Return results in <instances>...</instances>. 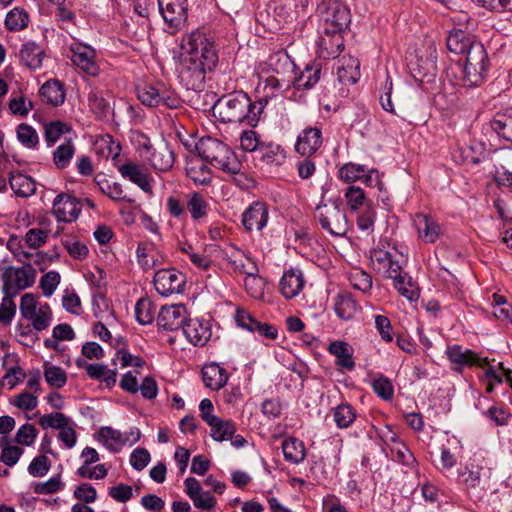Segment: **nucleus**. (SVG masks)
I'll return each instance as SVG.
<instances>
[{"label": "nucleus", "instance_id": "nucleus-24", "mask_svg": "<svg viewBox=\"0 0 512 512\" xmlns=\"http://www.w3.org/2000/svg\"><path fill=\"white\" fill-rule=\"evenodd\" d=\"M305 283L302 270L290 268L283 273L280 279L279 291L284 298L293 299L302 292Z\"/></svg>", "mask_w": 512, "mask_h": 512}, {"label": "nucleus", "instance_id": "nucleus-23", "mask_svg": "<svg viewBox=\"0 0 512 512\" xmlns=\"http://www.w3.org/2000/svg\"><path fill=\"white\" fill-rule=\"evenodd\" d=\"M321 72V63L316 60L310 61L299 73L294 71L291 77V85L297 90H310L319 82Z\"/></svg>", "mask_w": 512, "mask_h": 512}, {"label": "nucleus", "instance_id": "nucleus-11", "mask_svg": "<svg viewBox=\"0 0 512 512\" xmlns=\"http://www.w3.org/2000/svg\"><path fill=\"white\" fill-rule=\"evenodd\" d=\"M139 101L147 107L165 106L169 109L181 107L182 100L178 95L164 86L143 85L137 88Z\"/></svg>", "mask_w": 512, "mask_h": 512}, {"label": "nucleus", "instance_id": "nucleus-52", "mask_svg": "<svg viewBox=\"0 0 512 512\" xmlns=\"http://www.w3.org/2000/svg\"><path fill=\"white\" fill-rule=\"evenodd\" d=\"M30 18L27 11L23 8L15 7L10 10L5 18V27L9 31L17 32L25 29L29 24Z\"/></svg>", "mask_w": 512, "mask_h": 512}, {"label": "nucleus", "instance_id": "nucleus-14", "mask_svg": "<svg viewBox=\"0 0 512 512\" xmlns=\"http://www.w3.org/2000/svg\"><path fill=\"white\" fill-rule=\"evenodd\" d=\"M344 48L343 32L321 29L316 41V54L319 58L330 60L337 58Z\"/></svg>", "mask_w": 512, "mask_h": 512}, {"label": "nucleus", "instance_id": "nucleus-48", "mask_svg": "<svg viewBox=\"0 0 512 512\" xmlns=\"http://www.w3.org/2000/svg\"><path fill=\"white\" fill-rule=\"evenodd\" d=\"M72 131V126L69 123L61 120H54L47 122L44 125V140L48 147H52L60 138Z\"/></svg>", "mask_w": 512, "mask_h": 512}, {"label": "nucleus", "instance_id": "nucleus-20", "mask_svg": "<svg viewBox=\"0 0 512 512\" xmlns=\"http://www.w3.org/2000/svg\"><path fill=\"white\" fill-rule=\"evenodd\" d=\"M159 11L170 27H179L187 18V0H157Z\"/></svg>", "mask_w": 512, "mask_h": 512}, {"label": "nucleus", "instance_id": "nucleus-27", "mask_svg": "<svg viewBox=\"0 0 512 512\" xmlns=\"http://www.w3.org/2000/svg\"><path fill=\"white\" fill-rule=\"evenodd\" d=\"M266 71L273 75L291 78L296 65L290 56L283 51L271 54L265 62Z\"/></svg>", "mask_w": 512, "mask_h": 512}, {"label": "nucleus", "instance_id": "nucleus-26", "mask_svg": "<svg viewBox=\"0 0 512 512\" xmlns=\"http://www.w3.org/2000/svg\"><path fill=\"white\" fill-rule=\"evenodd\" d=\"M143 160L148 162L155 170L168 171L174 164V152L166 143L154 145Z\"/></svg>", "mask_w": 512, "mask_h": 512}, {"label": "nucleus", "instance_id": "nucleus-7", "mask_svg": "<svg viewBox=\"0 0 512 512\" xmlns=\"http://www.w3.org/2000/svg\"><path fill=\"white\" fill-rule=\"evenodd\" d=\"M316 215L321 228L332 236L342 237L348 232V219L341 199H329L328 204H319Z\"/></svg>", "mask_w": 512, "mask_h": 512}, {"label": "nucleus", "instance_id": "nucleus-35", "mask_svg": "<svg viewBox=\"0 0 512 512\" xmlns=\"http://www.w3.org/2000/svg\"><path fill=\"white\" fill-rule=\"evenodd\" d=\"M94 182L99 190L111 200L116 202H131V199L125 195L122 185L118 182L108 180L104 174H97L94 177Z\"/></svg>", "mask_w": 512, "mask_h": 512}, {"label": "nucleus", "instance_id": "nucleus-47", "mask_svg": "<svg viewBox=\"0 0 512 512\" xmlns=\"http://www.w3.org/2000/svg\"><path fill=\"white\" fill-rule=\"evenodd\" d=\"M347 279L353 289L362 292L363 295H369L372 290V276L361 268H352L347 273Z\"/></svg>", "mask_w": 512, "mask_h": 512}, {"label": "nucleus", "instance_id": "nucleus-60", "mask_svg": "<svg viewBox=\"0 0 512 512\" xmlns=\"http://www.w3.org/2000/svg\"><path fill=\"white\" fill-rule=\"evenodd\" d=\"M136 320L141 325H148L154 319V308L150 300L141 298L135 305Z\"/></svg>", "mask_w": 512, "mask_h": 512}, {"label": "nucleus", "instance_id": "nucleus-25", "mask_svg": "<svg viewBox=\"0 0 512 512\" xmlns=\"http://www.w3.org/2000/svg\"><path fill=\"white\" fill-rule=\"evenodd\" d=\"M20 63L30 70H38L42 67L45 51L35 41L24 42L17 54Z\"/></svg>", "mask_w": 512, "mask_h": 512}, {"label": "nucleus", "instance_id": "nucleus-17", "mask_svg": "<svg viewBox=\"0 0 512 512\" xmlns=\"http://www.w3.org/2000/svg\"><path fill=\"white\" fill-rule=\"evenodd\" d=\"M82 211L80 201L70 194H58L52 204V213L58 222H75Z\"/></svg>", "mask_w": 512, "mask_h": 512}, {"label": "nucleus", "instance_id": "nucleus-19", "mask_svg": "<svg viewBox=\"0 0 512 512\" xmlns=\"http://www.w3.org/2000/svg\"><path fill=\"white\" fill-rule=\"evenodd\" d=\"M269 220V209L265 202L255 201L242 213L241 223L247 232L262 231Z\"/></svg>", "mask_w": 512, "mask_h": 512}, {"label": "nucleus", "instance_id": "nucleus-41", "mask_svg": "<svg viewBox=\"0 0 512 512\" xmlns=\"http://www.w3.org/2000/svg\"><path fill=\"white\" fill-rule=\"evenodd\" d=\"M284 459L291 464H300L306 457V448L303 441L290 437L282 442Z\"/></svg>", "mask_w": 512, "mask_h": 512}, {"label": "nucleus", "instance_id": "nucleus-56", "mask_svg": "<svg viewBox=\"0 0 512 512\" xmlns=\"http://www.w3.org/2000/svg\"><path fill=\"white\" fill-rule=\"evenodd\" d=\"M18 141L29 149H35L39 144V137L36 130L26 123H21L16 129Z\"/></svg>", "mask_w": 512, "mask_h": 512}, {"label": "nucleus", "instance_id": "nucleus-59", "mask_svg": "<svg viewBox=\"0 0 512 512\" xmlns=\"http://www.w3.org/2000/svg\"><path fill=\"white\" fill-rule=\"evenodd\" d=\"M157 253V248L152 242L139 243L136 249L137 262L143 270L153 269V262H148L149 258Z\"/></svg>", "mask_w": 512, "mask_h": 512}, {"label": "nucleus", "instance_id": "nucleus-45", "mask_svg": "<svg viewBox=\"0 0 512 512\" xmlns=\"http://www.w3.org/2000/svg\"><path fill=\"white\" fill-rule=\"evenodd\" d=\"M460 449L461 443L456 437L447 439L446 444L441 446L440 462L443 470H450L456 465Z\"/></svg>", "mask_w": 512, "mask_h": 512}, {"label": "nucleus", "instance_id": "nucleus-30", "mask_svg": "<svg viewBox=\"0 0 512 512\" xmlns=\"http://www.w3.org/2000/svg\"><path fill=\"white\" fill-rule=\"evenodd\" d=\"M186 209L195 223L204 222L211 210L210 203L200 192H192L187 195Z\"/></svg>", "mask_w": 512, "mask_h": 512}, {"label": "nucleus", "instance_id": "nucleus-2", "mask_svg": "<svg viewBox=\"0 0 512 512\" xmlns=\"http://www.w3.org/2000/svg\"><path fill=\"white\" fill-rule=\"evenodd\" d=\"M199 156L214 168L229 175H238L242 163L234 151L224 142L212 138H202L196 145Z\"/></svg>", "mask_w": 512, "mask_h": 512}, {"label": "nucleus", "instance_id": "nucleus-8", "mask_svg": "<svg viewBox=\"0 0 512 512\" xmlns=\"http://www.w3.org/2000/svg\"><path fill=\"white\" fill-rule=\"evenodd\" d=\"M319 27L344 32L350 25V9L341 0H321L317 6Z\"/></svg>", "mask_w": 512, "mask_h": 512}, {"label": "nucleus", "instance_id": "nucleus-61", "mask_svg": "<svg viewBox=\"0 0 512 512\" xmlns=\"http://www.w3.org/2000/svg\"><path fill=\"white\" fill-rule=\"evenodd\" d=\"M44 377L46 382L55 388H62L67 382V375L65 371L61 367L55 365H44Z\"/></svg>", "mask_w": 512, "mask_h": 512}, {"label": "nucleus", "instance_id": "nucleus-38", "mask_svg": "<svg viewBox=\"0 0 512 512\" xmlns=\"http://www.w3.org/2000/svg\"><path fill=\"white\" fill-rule=\"evenodd\" d=\"M8 182L15 195L19 197L27 198L33 195L36 191L35 181L31 177L20 172H11L9 174Z\"/></svg>", "mask_w": 512, "mask_h": 512}, {"label": "nucleus", "instance_id": "nucleus-64", "mask_svg": "<svg viewBox=\"0 0 512 512\" xmlns=\"http://www.w3.org/2000/svg\"><path fill=\"white\" fill-rule=\"evenodd\" d=\"M51 468V461L46 455H39L33 458L27 470L33 477H44Z\"/></svg>", "mask_w": 512, "mask_h": 512}, {"label": "nucleus", "instance_id": "nucleus-37", "mask_svg": "<svg viewBox=\"0 0 512 512\" xmlns=\"http://www.w3.org/2000/svg\"><path fill=\"white\" fill-rule=\"evenodd\" d=\"M336 75L344 85L355 84L360 77L359 61L353 57H343L342 65L337 67Z\"/></svg>", "mask_w": 512, "mask_h": 512}, {"label": "nucleus", "instance_id": "nucleus-18", "mask_svg": "<svg viewBox=\"0 0 512 512\" xmlns=\"http://www.w3.org/2000/svg\"><path fill=\"white\" fill-rule=\"evenodd\" d=\"M322 144L321 126H307L297 136L295 151L301 156H313L321 148Z\"/></svg>", "mask_w": 512, "mask_h": 512}, {"label": "nucleus", "instance_id": "nucleus-54", "mask_svg": "<svg viewBox=\"0 0 512 512\" xmlns=\"http://www.w3.org/2000/svg\"><path fill=\"white\" fill-rule=\"evenodd\" d=\"M31 321L33 328L36 331H43L47 329L52 321V310L47 303L41 304L38 310L33 313L32 318H27Z\"/></svg>", "mask_w": 512, "mask_h": 512}, {"label": "nucleus", "instance_id": "nucleus-62", "mask_svg": "<svg viewBox=\"0 0 512 512\" xmlns=\"http://www.w3.org/2000/svg\"><path fill=\"white\" fill-rule=\"evenodd\" d=\"M60 274L57 271L45 273L39 281V287L45 297H51L60 283Z\"/></svg>", "mask_w": 512, "mask_h": 512}, {"label": "nucleus", "instance_id": "nucleus-58", "mask_svg": "<svg viewBox=\"0 0 512 512\" xmlns=\"http://www.w3.org/2000/svg\"><path fill=\"white\" fill-rule=\"evenodd\" d=\"M376 221V210L372 204L366 205L357 216V227L359 230L371 233L374 230Z\"/></svg>", "mask_w": 512, "mask_h": 512}, {"label": "nucleus", "instance_id": "nucleus-10", "mask_svg": "<svg viewBox=\"0 0 512 512\" xmlns=\"http://www.w3.org/2000/svg\"><path fill=\"white\" fill-rule=\"evenodd\" d=\"M2 278L4 293L16 296L19 291L29 288L34 284L36 270L30 263H25L21 267L8 266L3 271Z\"/></svg>", "mask_w": 512, "mask_h": 512}, {"label": "nucleus", "instance_id": "nucleus-55", "mask_svg": "<svg viewBox=\"0 0 512 512\" xmlns=\"http://www.w3.org/2000/svg\"><path fill=\"white\" fill-rule=\"evenodd\" d=\"M372 389L374 393L381 399L390 401L394 397V386L392 381L383 374L377 375L372 381Z\"/></svg>", "mask_w": 512, "mask_h": 512}, {"label": "nucleus", "instance_id": "nucleus-33", "mask_svg": "<svg viewBox=\"0 0 512 512\" xmlns=\"http://www.w3.org/2000/svg\"><path fill=\"white\" fill-rule=\"evenodd\" d=\"M479 43L470 37L466 32L461 29L452 30L447 39V49L454 54H462L466 56L468 51L471 50L472 45Z\"/></svg>", "mask_w": 512, "mask_h": 512}, {"label": "nucleus", "instance_id": "nucleus-6", "mask_svg": "<svg viewBox=\"0 0 512 512\" xmlns=\"http://www.w3.org/2000/svg\"><path fill=\"white\" fill-rule=\"evenodd\" d=\"M120 152V144L118 142L111 141L107 157H111L113 166L124 179L137 185L143 192L151 194L152 187L150 184V174L148 170L143 168L139 163L130 160L123 162L120 159Z\"/></svg>", "mask_w": 512, "mask_h": 512}, {"label": "nucleus", "instance_id": "nucleus-16", "mask_svg": "<svg viewBox=\"0 0 512 512\" xmlns=\"http://www.w3.org/2000/svg\"><path fill=\"white\" fill-rule=\"evenodd\" d=\"M156 291L162 296L181 293L184 290L186 278L176 269H160L153 279Z\"/></svg>", "mask_w": 512, "mask_h": 512}, {"label": "nucleus", "instance_id": "nucleus-1", "mask_svg": "<svg viewBox=\"0 0 512 512\" xmlns=\"http://www.w3.org/2000/svg\"><path fill=\"white\" fill-rule=\"evenodd\" d=\"M266 103L267 101L263 99L252 101L247 93L237 91L221 97L216 109L224 123H243L256 127Z\"/></svg>", "mask_w": 512, "mask_h": 512}, {"label": "nucleus", "instance_id": "nucleus-34", "mask_svg": "<svg viewBox=\"0 0 512 512\" xmlns=\"http://www.w3.org/2000/svg\"><path fill=\"white\" fill-rule=\"evenodd\" d=\"M202 379L206 387L217 391L226 385L228 374L224 368L212 363L202 368Z\"/></svg>", "mask_w": 512, "mask_h": 512}, {"label": "nucleus", "instance_id": "nucleus-3", "mask_svg": "<svg viewBox=\"0 0 512 512\" xmlns=\"http://www.w3.org/2000/svg\"><path fill=\"white\" fill-rule=\"evenodd\" d=\"M182 55L217 66L218 50L214 34L205 27H199L185 34L181 40Z\"/></svg>", "mask_w": 512, "mask_h": 512}, {"label": "nucleus", "instance_id": "nucleus-4", "mask_svg": "<svg viewBox=\"0 0 512 512\" xmlns=\"http://www.w3.org/2000/svg\"><path fill=\"white\" fill-rule=\"evenodd\" d=\"M370 259L374 268L388 279L400 273L407 263L406 256L396 243H391L387 239H381L378 246L371 250Z\"/></svg>", "mask_w": 512, "mask_h": 512}, {"label": "nucleus", "instance_id": "nucleus-36", "mask_svg": "<svg viewBox=\"0 0 512 512\" xmlns=\"http://www.w3.org/2000/svg\"><path fill=\"white\" fill-rule=\"evenodd\" d=\"M359 309V305L350 293H339L334 298V311L342 320L352 319Z\"/></svg>", "mask_w": 512, "mask_h": 512}, {"label": "nucleus", "instance_id": "nucleus-12", "mask_svg": "<svg viewBox=\"0 0 512 512\" xmlns=\"http://www.w3.org/2000/svg\"><path fill=\"white\" fill-rule=\"evenodd\" d=\"M445 356L451 370L457 373H462L466 368L484 367L489 363L487 357L459 344L447 345Z\"/></svg>", "mask_w": 512, "mask_h": 512}, {"label": "nucleus", "instance_id": "nucleus-50", "mask_svg": "<svg viewBox=\"0 0 512 512\" xmlns=\"http://www.w3.org/2000/svg\"><path fill=\"white\" fill-rule=\"evenodd\" d=\"M208 426L211 428V437L217 442L229 440L236 431L235 423L232 420H222L219 417H216V421L211 422Z\"/></svg>", "mask_w": 512, "mask_h": 512}, {"label": "nucleus", "instance_id": "nucleus-31", "mask_svg": "<svg viewBox=\"0 0 512 512\" xmlns=\"http://www.w3.org/2000/svg\"><path fill=\"white\" fill-rule=\"evenodd\" d=\"M327 350L331 355L335 356L338 366L348 371L355 369V362L353 360L354 349L349 343L335 340L328 345Z\"/></svg>", "mask_w": 512, "mask_h": 512}, {"label": "nucleus", "instance_id": "nucleus-29", "mask_svg": "<svg viewBox=\"0 0 512 512\" xmlns=\"http://www.w3.org/2000/svg\"><path fill=\"white\" fill-rule=\"evenodd\" d=\"M39 96L46 104L58 107L64 103L66 91L61 81L49 79L40 87Z\"/></svg>", "mask_w": 512, "mask_h": 512}, {"label": "nucleus", "instance_id": "nucleus-39", "mask_svg": "<svg viewBox=\"0 0 512 512\" xmlns=\"http://www.w3.org/2000/svg\"><path fill=\"white\" fill-rule=\"evenodd\" d=\"M390 279L393 280V286L401 296L409 301L418 300L420 296L419 290L408 273L402 270Z\"/></svg>", "mask_w": 512, "mask_h": 512}, {"label": "nucleus", "instance_id": "nucleus-15", "mask_svg": "<svg viewBox=\"0 0 512 512\" xmlns=\"http://www.w3.org/2000/svg\"><path fill=\"white\" fill-rule=\"evenodd\" d=\"M72 63L90 76L99 74V67L96 63V51L90 45L74 41L69 46Z\"/></svg>", "mask_w": 512, "mask_h": 512}, {"label": "nucleus", "instance_id": "nucleus-22", "mask_svg": "<svg viewBox=\"0 0 512 512\" xmlns=\"http://www.w3.org/2000/svg\"><path fill=\"white\" fill-rule=\"evenodd\" d=\"M186 321V308L182 304L163 306L157 317L158 326L167 331L183 330Z\"/></svg>", "mask_w": 512, "mask_h": 512}, {"label": "nucleus", "instance_id": "nucleus-42", "mask_svg": "<svg viewBox=\"0 0 512 512\" xmlns=\"http://www.w3.org/2000/svg\"><path fill=\"white\" fill-rule=\"evenodd\" d=\"M259 157L262 162L268 165H281L286 159V152L284 148L274 142L263 141L258 151Z\"/></svg>", "mask_w": 512, "mask_h": 512}, {"label": "nucleus", "instance_id": "nucleus-9", "mask_svg": "<svg viewBox=\"0 0 512 512\" xmlns=\"http://www.w3.org/2000/svg\"><path fill=\"white\" fill-rule=\"evenodd\" d=\"M214 68L215 66H206V63L182 55L178 78L187 90H201L204 87L206 73Z\"/></svg>", "mask_w": 512, "mask_h": 512}, {"label": "nucleus", "instance_id": "nucleus-43", "mask_svg": "<svg viewBox=\"0 0 512 512\" xmlns=\"http://www.w3.org/2000/svg\"><path fill=\"white\" fill-rule=\"evenodd\" d=\"M99 440L111 451L118 452V446H124L130 441L127 433H122L112 427H101L98 431Z\"/></svg>", "mask_w": 512, "mask_h": 512}, {"label": "nucleus", "instance_id": "nucleus-53", "mask_svg": "<svg viewBox=\"0 0 512 512\" xmlns=\"http://www.w3.org/2000/svg\"><path fill=\"white\" fill-rule=\"evenodd\" d=\"M347 205L352 212L358 211L360 208H364L366 205L372 204L367 199L364 191L355 185H349L344 192Z\"/></svg>", "mask_w": 512, "mask_h": 512}, {"label": "nucleus", "instance_id": "nucleus-21", "mask_svg": "<svg viewBox=\"0 0 512 512\" xmlns=\"http://www.w3.org/2000/svg\"><path fill=\"white\" fill-rule=\"evenodd\" d=\"M183 334L194 346H204L212 336L211 324L208 320L188 319L183 325Z\"/></svg>", "mask_w": 512, "mask_h": 512}, {"label": "nucleus", "instance_id": "nucleus-46", "mask_svg": "<svg viewBox=\"0 0 512 512\" xmlns=\"http://www.w3.org/2000/svg\"><path fill=\"white\" fill-rule=\"evenodd\" d=\"M258 268L253 265L250 270L245 271L246 278L244 286L247 293L254 299H261L264 296L266 281L263 277L257 274Z\"/></svg>", "mask_w": 512, "mask_h": 512}, {"label": "nucleus", "instance_id": "nucleus-51", "mask_svg": "<svg viewBox=\"0 0 512 512\" xmlns=\"http://www.w3.org/2000/svg\"><path fill=\"white\" fill-rule=\"evenodd\" d=\"M8 108L12 115L24 118L34 109V103L22 93H12L8 101Z\"/></svg>", "mask_w": 512, "mask_h": 512}, {"label": "nucleus", "instance_id": "nucleus-63", "mask_svg": "<svg viewBox=\"0 0 512 512\" xmlns=\"http://www.w3.org/2000/svg\"><path fill=\"white\" fill-rule=\"evenodd\" d=\"M24 453V450L19 446H12L7 442L1 443L0 460L7 466H14Z\"/></svg>", "mask_w": 512, "mask_h": 512}, {"label": "nucleus", "instance_id": "nucleus-5", "mask_svg": "<svg viewBox=\"0 0 512 512\" xmlns=\"http://www.w3.org/2000/svg\"><path fill=\"white\" fill-rule=\"evenodd\" d=\"M490 59L484 45L475 43L462 64V81L466 87L480 86L488 76Z\"/></svg>", "mask_w": 512, "mask_h": 512}, {"label": "nucleus", "instance_id": "nucleus-13", "mask_svg": "<svg viewBox=\"0 0 512 512\" xmlns=\"http://www.w3.org/2000/svg\"><path fill=\"white\" fill-rule=\"evenodd\" d=\"M490 471L482 458H470L463 468L458 469V479L467 489L480 488L489 479Z\"/></svg>", "mask_w": 512, "mask_h": 512}, {"label": "nucleus", "instance_id": "nucleus-44", "mask_svg": "<svg viewBox=\"0 0 512 512\" xmlns=\"http://www.w3.org/2000/svg\"><path fill=\"white\" fill-rule=\"evenodd\" d=\"M76 152L75 144L71 139L64 141L52 152V160L55 167L59 170L66 169L73 159Z\"/></svg>", "mask_w": 512, "mask_h": 512}, {"label": "nucleus", "instance_id": "nucleus-32", "mask_svg": "<svg viewBox=\"0 0 512 512\" xmlns=\"http://www.w3.org/2000/svg\"><path fill=\"white\" fill-rule=\"evenodd\" d=\"M391 440L392 445L389 446V450L392 460L410 470H416L418 467V461L408 446L395 437H393Z\"/></svg>", "mask_w": 512, "mask_h": 512}, {"label": "nucleus", "instance_id": "nucleus-57", "mask_svg": "<svg viewBox=\"0 0 512 512\" xmlns=\"http://www.w3.org/2000/svg\"><path fill=\"white\" fill-rule=\"evenodd\" d=\"M364 172H366V167L364 165L349 162L339 169L338 176L344 182L351 184L362 179Z\"/></svg>", "mask_w": 512, "mask_h": 512}, {"label": "nucleus", "instance_id": "nucleus-28", "mask_svg": "<svg viewBox=\"0 0 512 512\" xmlns=\"http://www.w3.org/2000/svg\"><path fill=\"white\" fill-rule=\"evenodd\" d=\"M414 226L418 237L425 243H435L441 234L439 223L426 214H417L414 218Z\"/></svg>", "mask_w": 512, "mask_h": 512}, {"label": "nucleus", "instance_id": "nucleus-40", "mask_svg": "<svg viewBox=\"0 0 512 512\" xmlns=\"http://www.w3.org/2000/svg\"><path fill=\"white\" fill-rule=\"evenodd\" d=\"M490 127L499 138L512 143V110L496 113Z\"/></svg>", "mask_w": 512, "mask_h": 512}, {"label": "nucleus", "instance_id": "nucleus-49", "mask_svg": "<svg viewBox=\"0 0 512 512\" xmlns=\"http://www.w3.org/2000/svg\"><path fill=\"white\" fill-rule=\"evenodd\" d=\"M357 418L355 408L345 402L341 403L333 409V420L339 429H347L351 427Z\"/></svg>", "mask_w": 512, "mask_h": 512}]
</instances>
